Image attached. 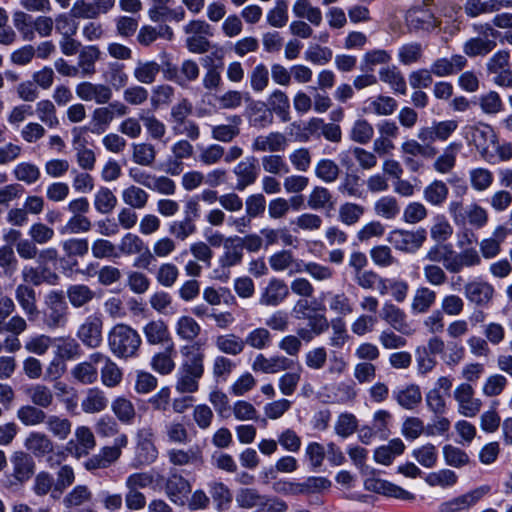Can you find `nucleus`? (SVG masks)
Returning a JSON list of instances; mask_svg holds the SVG:
<instances>
[{"label":"nucleus","mask_w":512,"mask_h":512,"mask_svg":"<svg viewBox=\"0 0 512 512\" xmlns=\"http://www.w3.org/2000/svg\"><path fill=\"white\" fill-rule=\"evenodd\" d=\"M95 431L100 437H116L113 445L100 448L97 454L85 461L84 467L90 472L107 469L116 463L122 455V450L128 445L127 435L118 433V424L110 417H101L95 425Z\"/></svg>","instance_id":"obj_1"},{"label":"nucleus","mask_w":512,"mask_h":512,"mask_svg":"<svg viewBox=\"0 0 512 512\" xmlns=\"http://www.w3.org/2000/svg\"><path fill=\"white\" fill-rule=\"evenodd\" d=\"M180 352L183 360L176 373L175 388L180 393H195L204 375L205 354L198 345H184Z\"/></svg>","instance_id":"obj_2"},{"label":"nucleus","mask_w":512,"mask_h":512,"mask_svg":"<svg viewBox=\"0 0 512 512\" xmlns=\"http://www.w3.org/2000/svg\"><path fill=\"white\" fill-rule=\"evenodd\" d=\"M41 321L47 330L65 329L69 321V307L63 290H50L43 298Z\"/></svg>","instance_id":"obj_3"},{"label":"nucleus","mask_w":512,"mask_h":512,"mask_svg":"<svg viewBox=\"0 0 512 512\" xmlns=\"http://www.w3.org/2000/svg\"><path fill=\"white\" fill-rule=\"evenodd\" d=\"M108 347L117 358H132L142 343L139 333L131 326L119 323L114 325L107 335Z\"/></svg>","instance_id":"obj_4"},{"label":"nucleus","mask_w":512,"mask_h":512,"mask_svg":"<svg viewBox=\"0 0 512 512\" xmlns=\"http://www.w3.org/2000/svg\"><path fill=\"white\" fill-rule=\"evenodd\" d=\"M472 30L476 35L464 42L463 53L470 58L487 56L496 48L499 32L490 23H475Z\"/></svg>","instance_id":"obj_5"},{"label":"nucleus","mask_w":512,"mask_h":512,"mask_svg":"<svg viewBox=\"0 0 512 512\" xmlns=\"http://www.w3.org/2000/svg\"><path fill=\"white\" fill-rule=\"evenodd\" d=\"M427 239L426 230L419 228L415 231L395 229L388 235V242L398 251L413 254L417 252Z\"/></svg>","instance_id":"obj_6"},{"label":"nucleus","mask_w":512,"mask_h":512,"mask_svg":"<svg viewBox=\"0 0 512 512\" xmlns=\"http://www.w3.org/2000/svg\"><path fill=\"white\" fill-rule=\"evenodd\" d=\"M76 336L89 349L100 347L103 342V316L97 312L88 315L78 326Z\"/></svg>","instance_id":"obj_7"},{"label":"nucleus","mask_w":512,"mask_h":512,"mask_svg":"<svg viewBox=\"0 0 512 512\" xmlns=\"http://www.w3.org/2000/svg\"><path fill=\"white\" fill-rule=\"evenodd\" d=\"M490 492V487L483 485L465 494L454 497L439 505V512H468L485 495Z\"/></svg>","instance_id":"obj_8"},{"label":"nucleus","mask_w":512,"mask_h":512,"mask_svg":"<svg viewBox=\"0 0 512 512\" xmlns=\"http://www.w3.org/2000/svg\"><path fill=\"white\" fill-rule=\"evenodd\" d=\"M364 487L369 492H374L385 497H390L401 501L413 502L416 499V495L414 493L390 481L374 476L365 479Z\"/></svg>","instance_id":"obj_9"},{"label":"nucleus","mask_w":512,"mask_h":512,"mask_svg":"<svg viewBox=\"0 0 512 512\" xmlns=\"http://www.w3.org/2000/svg\"><path fill=\"white\" fill-rule=\"evenodd\" d=\"M458 128L456 120L434 121L430 126H423L418 129L417 139L424 145H432L435 141L444 142Z\"/></svg>","instance_id":"obj_10"},{"label":"nucleus","mask_w":512,"mask_h":512,"mask_svg":"<svg viewBox=\"0 0 512 512\" xmlns=\"http://www.w3.org/2000/svg\"><path fill=\"white\" fill-rule=\"evenodd\" d=\"M405 21L412 32H431L440 26L441 21L427 8L414 7L407 11Z\"/></svg>","instance_id":"obj_11"},{"label":"nucleus","mask_w":512,"mask_h":512,"mask_svg":"<svg viewBox=\"0 0 512 512\" xmlns=\"http://www.w3.org/2000/svg\"><path fill=\"white\" fill-rule=\"evenodd\" d=\"M494 287L487 281L474 279L464 286V296L468 302L480 308L490 305L494 297Z\"/></svg>","instance_id":"obj_12"},{"label":"nucleus","mask_w":512,"mask_h":512,"mask_svg":"<svg viewBox=\"0 0 512 512\" xmlns=\"http://www.w3.org/2000/svg\"><path fill=\"white\" fill-rule=\"evenodd\" d=\"M92 492L86 485H77L63 498L68 512H96L92 504Z\"/></svg>","instance_id":"obj_13"},{"label":"nucleus","mask_w":512,"mask_h":512,"mask_svg":"<svg viewBox=\"0 0 512 512\" xmlns=\"http://www.w3.org/2000/svg\"><path fill=\"white\" fill-rule=\"evenodd\" d=\"M258 160L254 156H249L237 163L232 172L236 177L235 189L244 191L247 187L253 185L259 176Z\"/></svg>","instance_id":"obj_14"},{"label":"nucleus","mask_w":512,"mask_h":512,"mask_svg":"<svg viewBox=\"0 0 512 512\" xmlns=\"http://www.w3.org/2000/svg\"><path fill=\"white\" fill-rule=\"evenodd\" d=\"M458 412L465 417H475L482 406L480 399L474 398V389L469 383H461L454 390Z\"/></svg>","instance_id":"obj_15"},{"label":"nucleus","mask_w":512,"mask_h":512,"mask_svg":"<svg viewBox=\"0 0 512 512\" xmlns=\"http://www.w3.org/2000/svg\"><path fill=\"white\" fill-rule=\"evenodd\" d=\"M21 277L23 280L22 284L30 286H40L47 284L56 286L60 282V276L47 266H31L25 265L21 271Z\"/></svg>","instance_id":"obj_16"},{"label":"nucleus","mask_w":512,"mask_h":512,"mask_svg":"<svg viewBox=\"0 0 512 512\" xmlns=\"http://www.w3.org/2000/svg\"><path fill=\"white\" fill-rule=\"evenodd\" d=\"M103 359H105V355L103 353H92L87 361L80 362L72 368V377L81 384H93L98 378L96 365L102 363Z\"/></svg>","instance_id":"obj_17"},{"label":"nucleus","mask_w":512,"mask_h":512,"mask_svg":"<svg viewBox=\"0 0 512 512\" xmlns=\"http://www.w3.org/2000/svg\"><path fill=\"white\" fill-rule=\"evenodd\" d=\"M76 95L83 101H94L97 104H106L112 98V89L106 84L81 82L77 84Z\"/></svg>","instance_id":"obj_18"},{"label":"nucleus","mask_w":512,"mask_h":512,"mask_svg":"<svg viewBox=\"0 0 512 512\" xmlns=\"http://www.w3.org/2000/svg\"><path fill=\"white\" fill-rule=\"evenodd\" d=\"M15 299L27 316L29 321H34L40 315L37 307V295L34 287L27 284H18L15 288Z\"/></svg>","instance_id":"obj_19"},{"label":"nucleus","mask_w":512,"mask_h":512,"mask_svg":"<svg viewBox=\"0 0 512 512\" xmlns=\"http://www.w3.org/2000/svg\"><path fill=\"white\" fill-rule=\"evenodd\" d=\"M294 361L282 355H274L267 358L263 354H258L253 363L252 369L255 372L266 374H275L281 371L289 370L293 367Z\"/></svg>","instance_id":"obj_20"},{"label":"nucleus","mask_w":512,"mask_h":512,"mask_svg":"<svg viewBox=\"0 0 512 512\" xmlns=\"http://www.w3.org/2000/svg\"><path fill=\"white\" fill-rule=\"evenodd\" d=\"M96 446L93 432L86 426H79L75 430V440L67 443V449L77 458L87 456Z\"/></svg>","instance_id":"obj_21"},{"label":"nucleus","mask_w":512,"mask_h":512,"mask_svg":"<svg viewBox=\"0 0 512 512\" xmlns=\"http://www.w3.org/2000/svg\"><path fill=\"white\" fill-rule=\"evenodd\" d=\"M289 295L287 284L278 278H272L261 292L259 303L263 306L276 307Z\"/></svg>","instance_id":"obj_22"},{"label":"nucleus","mask_w":512,"mask_h":512,"mask_svg":"<svg viewBox=\"0 0 512 512\" xmlns=\"http://www.w3.org/2000/svg\"><path fill=\"white\" fill-rule=\"evenodd\" d=\"M381 318L394 330L404 335L411 334L405 311L391 302H385L381 309Z\"/></svg>","instance_id":"obj_23"},{"label":"nucleus","mask_w":512,"mask_h":512,"mask_svg":"<svg viewBox=\"0 0 512 512\" xmlns=\"http://www.w3.org/2000/svg\"><path fill=\"white\" fill-rule=\"evenodd\" d=\"M101 51L96 45L84 46L78 53L76 69L80 78L92 77L96 73V63Z\"/></svg>","instance_id":"obj_24"},{"label":"nucleus","mask_w":512,"mask_h":512,"mask_svg":"<svg viewBox=\"0 0 512 512\" xmlns=\"http://www.w3.org/2000/svg\"><path fill=\"white\" fill-rule=\"evenodd\" d=\"M13 477L19 483L27 482L35 472L33 457L24 451H16L11 456Z\"/></svg>","instance_id":"obj_25"},{"label":"nucleus","mask_w":512,"mask_h":512,"mask_svg":"<svg viewBox=\"0 0 512 512\" xmlns=\"http://www.w3.org/2000/svg\"><path fill=\"white\" fill-rule=\"evenodd\" d=\"M466 65L467 59L463 55L455 54L450 58H437L432 62L430 69L436 77H447L460 72Z\"/></svg>","instance_id":"obj_26"},{"label":"nucleus","mask_w":512,"mask_h":512,"mask_svg":"<svg viewBox=\"0 0 512 512\" xmlns=\"http://www.w3.org/2000/svg\"><path fill=\"white\" fill-rule=\"evenodd\" d=\"M512 233V230L504 225H498L492 236L485 238L480 242V252L485 259H492L498 256L501 252V244L505 241L506 237Z\"/></svg>","instance_id":"obj_27"},{"label":"nucleus","mask_w":512,"mask_h":512,"mask_svg":"<svg viewBox=\"0 0 512 512\" xmlns=\"http://www.w3.org/2000/svg\"><path fill=\"white\" fill-rule=\"evenodd\" d=\"M471 141L481 154H485L491 145H494L497 136L492 126L484 123H479L471 126Z\"/></svg>","instance_id":"obj_28"},{"label":"nucleus","mask_w":512,"mask_h":512,"mask_svg":"<svg viewBox=\"0 0 512 512\" xmlns=\"http://www.w3.org/2000/svg\"><path fill=\"white\" fill-rule=\"evenodd\" d=\"M165 491L172 502L184 504L185 498L191 492V485L183 476L173 473L167 479Z\"/></svg>","instance_id":"obj_29"},{"label":"nucleus","mask_w":512,"mask_h":512,"mask_svg":"<svg viewBox=\"0 0 512 512\" xmlns=\"http://www.w3.org/2000/svg\"><path fill=\"white\" fill-rule=\"evenodd\" d=\"M287 146V138L280 132H271L268 135L257 136L252 143V150L256 152H280Z\"/></svg>","instance_id":"obj_30"},{"label":"nucleus","mask_w":512,"mask_h":512,"mask_svg":"<svg viewBox=\"0 0 512 512\" xmlns=\"http://www.w3.org/2000/svg\"><path fill=\"white\" fill-rule=\"evenodd\" d=\"M143 334L150 345H165L173 342L168 326L163 320L149 321L143 327Z\"/></svg>","instance_id":"obj_31"},{"label":"nucleus","mask_w":512,"mask_h":512,"mask_svg":"<svg viewBox=\"0 0 512 512\" xmlns=\"http://www.w3.org/2000/svg\"><path fill=\"white\" fill-rule=\"evenodd\" d=\"M437 293L428 286L416 288L412 301L411 312L415 315L425 314L435 305Z\"/></svg>","instance_id":"obj_32"},{"label":"nucleus","mask_w":512,"mask_h":512,"mask_svg":"<svg viewBox=\"0 0 512 512\" xmlns=\"http://www.w3.org/2000/svg\"><path fill=\"white\" fill-rule=\"evenodd\" d=\"M393 398L404 409L413 410L422 401V392L417 384H408L393 391Z\"/></svg>","instance_id":"obj_33"},{"label":"nucleus","mask_w":512,"mask_h":512,"mask_svg":"<svg viewBox=\"0 0 512 512\" xmlns=\"http://www.w3.org/2000/svg\"><path fill=\"white\" fill-rule=\"evenodd\" d=\"M82 129L74 127L72 129L73 145L76 153L77 163L83 170H93L96 163V157L91 149L85 147L84 140L81 135Z\"/></svg>","instance_id":"obj_34"},{"label":"nucleus","mask_w":512,"mask_h":512,"mask_svg":"<svg viewBox=\"0 0 512 512\" xmlns=\"http://www.w3.org/2000/svg\"><path fill=\"white\" fill-rule=\"evenodd\" d=\"M25 448L35 457H43L53 451V442L43 432L34 431L28 434L24 441Z\"/></svg>","instance_id":"obj_35"},{"label":"nucleus","mask_w":512,"mask_h":512,"mask_svg":"<svg viewBox=\"0 0 512 512\" xmlns=\"http://www.w3.org/2000/svg\"><path fill=\"white\" fill-rule=\"evenodd\" d=\"M214 344L216 349L224 356H238L245 349L244 339L234 333L216 336Z\"/></svg>","instance_id":"obj_36"},{"label":"nucleus","mask_w":512,"mask_h":512,"mask_svg":"<svg viewBox=\"0 0 512 512\" xmlns=\"http://www.w3.org/2000/svg\"><path fill=\"white\" fill-rule=\"evenodd\" d=\"M176 354L174 343L168 344L164 351L158 352L151 358L152 369L161 374L168 375L175 369L174 356Z\"/></svg>","instance_id":"obj_37"},{"label":"nucleus","mask_w":512,"mask_h":512,"mask_svg":"<svg viewBox=\"0 0 512 512\" xmlns=\"http://www.w3.org/2000/svg\"><path fill=\"white\" fill-rule=\"evenodd\" d=\"M25 394L31 404L40 408L47 409L54 404L55 397L53 391L45 384L37 383L30 385L25 389Z\"/></svg>","instance_id":"obj_38"},{"label":"nucleus","mask_w":512,"mask_h":512,"mask_svg":"<svg viewBox=\"0 0 512 512\" xmlns=\"http://www.w3.org/2000/svg\"><path fill=\"white\" fill-rule=\"evenodd\" d=\"M325 311L326 307L323 304L317 303L316 300L309 301L307 298L299 299L292 309L296 319L307 321L314 317H326Z\"/></svg>","instance_id":"obj_39"},{"label":"nucleus","mask_w":512,"mask_h":512,"mask_svg":"<svg viewBox=\"0 0 512 512\" xmlns=\"http://www.w3.org/2000/svg\"><path fill=\"white\" fill-rule=\"evenodd\" d=\"M463 145L461 142H451L433 163V168L441 173H449L456 165V158Z\"/></svg>","instance_id":"obj_40"},{"label":"nucleus","mask_w":512,"mask_h":512,"mask_svg":"<svg viewBox=\"0 0 512 512\" xmlns=\"http://www.w3.org/2000/svg\"><path fill=\"white\" fill-rule=\"evenodd\" d=\"M267 107L275 113L282 122L290 120V101L287 94L275 89L267 99Z\"/></svg>","instance_id":"obj_41"},{"label":"nucleus","mask_w":512,"mask_h":512,"mask_svg":"<svg viewBox=\"0 0 512 512\" xmlns=\"http://www.w3.org/2000/svg\"><path fill=\"white\" fill-rule=\"evenodd\" d=\"M66 294L70 305L75 309L88 305L96 297L95 291L85 284L68 286Z\"/></svg>","instance_id":"obj_42"},{"label":"nucleus","mask_w":512,"mask_h":512,"mask_svg":"<svg viewBox=\"0 0 512 512\" xmlns=\"http://www.w3.org/2000/svg\"><path fill=\"white\" fill-rule=\"evenodd\" d=\"M236 237H228L224 243V252L219 258V263L224 268L239 265L244 256V250Z\"/></svg>","instance_id":"obj_43"},{"label":"nucleus","mask_w":512,"mask_h":512,"mask_svg":"<svg viewBox=\"0 0 512 512\" xmlns=\"http://www.w3.org/2000/svg\"><path fill=\"white\" fill-rule=\"evenodd\" d=\"M449 195V188L447 184L442 181L435 179L429 183L423 190L424 200L432 206H442Z\"/></svg>","instance_id":"obj_44"},{"label":"nucleus","mask_w":512,"mask_h":512,"mask_svg":"<svg viewBox=\"0 0 512 512\" xmlns=\"http://www.w3.org/2000/svg\"><path fill=\"white\" fill-rule=\"evenodd\" d=\"M108 399L105 393L99 388H90L87 390L81 401V408L85 413H99L106 409Z\"/></svg>","instance_id":"obj_45"},{"label":"nucleus","mask_w":512,"mask_h":512,"mask_svg":"<svg viewBox=\"0 0 512 512\" xmlns=\"http://www.w3.org/2000/svg\"><path fill=\"white\" fill-rule=\"evenodd\" d=\"M44 424L48 432L59 440H66L72 430V422L62 415L47 414Z\"/></svg>","instance_id":"obj_46"},{"label":"nucleus","mask_w":512,"mask_h":512,"mask_svg":"<svg viewBox=\"0 0 512 512\" xmlns=\"http://www.w3.org/2000/svg\"><path fill=\"white\" fill-rule=\"evenodd\" d=\"M405 450L403 441L399 438L392 439L387 445L378 447L374 451V460L382 465H390L397 455Z\"/></svg>","instance_id":"obj_47"},{"label":"nucleus","mask_w":512,"mask_h":512,"mask_svg":"<svg viewBox=\"0 0 512 512\" xmlns=\"http://www.w3.org/2000/svg\"><path fill=\"white\" fill-rule=\"evenodd\" d=\"M47 413L40 407L33 404L20 406L16 411L17 419L24 426H38L44 424Z\"/></svg>","instance_id":"obj_48"},{"label":"nucleus","mask_w":512,"mask_h":512,"mask_svg":"<svg viewBox=\"0 0 512 512\" xmlns=\"http://www.w3.org/2000/svg\"><path fill=\"white\" fill-rule=\"evenodd\" d=\"M379 78L382 82L388 84L395 93L406 94L407 86L405 78L396 66L381 68Z\"/></svg>","instance_id":"obj_49"},{"label":"nucleus","mask_w":512,"mask_h":512,"mask_svg":"<svg viewBox=\"0 0 512 512\" xmlns=\"http://www.w3.org/2000/svg\"><path fill=\"white\" fill-rule=\"evenodd\" d=\"M373 210L377 216L392 220L400 214L401 208L396 197L385 195L375 201Z\"/></svg>","instance_id":"obj_50"},{"label":"nucleus","mask_w":512,"mask_h":512,"mask_svg":"<svg viewBox=\"0 0 512 512\" xmlns=\"http://www.w3.org/2000/svg\"><path fill=\"white\" fill-rule=\"evenodd\" d=\"M249 123L256 128H265L273 122V113L263 102H255L248 109Z\"/></svg>","instance_id":"obj_51"},{"label":"nucleus","mask_w":512,"mask_h":512,"mask_svg":"<svg viewBox=\"0 0 512 512\" xmlns=\"http://www.w3.org/2000/svg\"><path fill=\"white\" fill-rule=\"evenodd\" d=\"M175 332L180 339L192 342L200 335L201 326L193 317L184 315L177 319Z\"/></svg>","instance_id":"obj_52"},{"label":"nucleus","mask_w":512,"mask_h":512,"mask_svg":"<svg viewBox=\"0 0 512 512\" xmlns=\"http://www.w3.org/2000/svg\"><path fill=\"white\" fill-rule=\"evenodd\" d=\"M236 503L243 509L265 507L268 504V497L261 495L254 488H242L236 495Z\"/></svg>","instance_id":"obj_53"},{"label":"nucleus","mask_w":512,"mask_h":512,"mask_svg":"<svg viewBox=\"0 0 512 512\" xmlns=\"http://www.w3.org/2000/svg\"><path fill=\"white\" fill-rule=\"evenodd\" d=\"M104 80L116 90L125 87L129 77L125 72V65L119 62H110L103 73Z\"/></svg>","instance_id":"obj_54"},{"label":"nucleus","mask_w":512,"mask_h":512,"mask_svg":"<svg viewBox=\"0 0 512 512\" xmlns=\"http://www.w3.org/2000/svg\"><path fill=\"white\" fill-rule=\"evenodd\" d=\"M160 70L161 66L156 61H138L133 76L139 83L149 85L155 82Z\"/></svg>","instance_id":"obj_55"},{"label":"nucleus","mask_w":512,"mask_h":512,"mask_svg":"<svg viewBox=\"0 0 512 512\" xmlns=\"http://www.w3.org/2000/svg\"><path fill=\"white\" fill-rule=\"evenodd\" d=\"M163 435L169 443L174 444H186L190 440L185 424L176 419L165 422Z\"/></svg>","instance_id":"obj_56"},{"label":"nucleus","mask_w":512,"mask_h":512,"mask_svg":"<svg viewBox=\"0 0 512 512\" xmlns=\"http://www.w3.org/2000/svg\"><path fill=\"white\" fill-rule=\"evenodd\" d=\"M400 151L402 156H422L424 158H433L438 153L437 149L433 145H424V143L415 139H408L404 141L401 144Z\"/></svg>","instance_id":"obj_57"},{"label":"nucleus","mask_w":512,"mask_h":512,"mask_svg":"<svg viewBox=\"0 0 512 512\" xmlns=\"http://www.w3.org/2000/svg\"><path fill=\"white\" fill-rule=\"evenodd\" d=\"M236 367L237 363L227 356H215L211 367L214 380L217 383L226 382Z\"/></svg>","instance_id":"obj_58"},{"label":"nucleus","mask_w":512,"mask_h":512,"mask_svg":"<svg viewBox=\"0 0 512 512\" xmlns=\"http://www.w3.org/2000/svg\"><path fill=\"white\" fill-rule=\"evenodd\" d=\"M333 197L328 188L315 186L308 195L307 205L312 210L331 209L333 207Z\"/></svg>","instance_id":"obj_59"},{"label":"nucleus","mask_w":512,"mask_h":512,"mask_svg":"<svg viewBox=\"0 0 512 512\" xmlns=\"http://www.w3.org/2000/svg\"><path fill=\"white\" fill-rule=\"evenodd\" d=\"M111 409L117 419L123 424H132L136 417L134 404L124 396H119L112 401Z\"/></svg>","instance_id":"obj_60"},{"label":"nucleus","mask_w":512,"mask_h":512,"mask_svg":"<svg viewBox=\"0 0 512 512\" xmlns=\"http://www.w3.org/2000/svg\"><path fill=\"white\" fill-rule=\"evenodd\" d=\"M292 11L296 17L306 18L314 26H319L322 23L321 10L312 6L309 0H296Z\"/></svg>","instance_id":"obj_61"},{"label":"nucleus","mask_w":512,"mask_h":512,"mask_svg":"<svg viewBox=\"0 0 512 512\" xmlns=\"http://www.w3.org/2000/svg\"><path fill=\"white\" fill-rule=\"evenodd\" d=\"M339 165L332 159L322 158L315 164V176L325 183L335 182L340 175Z\"/></svg>","instance_id":"obj_62"},{"label":"nucleus","mask_w":512,"mask_h":512,"mask_svg":"<svg viewBox=\"0 0 512 512\" xmlns=\"http://www.w3.org/2000/svg\"><path fill=\"white\" fill-rule=\"evenodd\" d=\"M156 149L153 144L143 142L132 144V159L141 166L150 167L156 159Z\"/></svg>","instance_id":"obj_63"},{"label":"nucleus","mask_w":512,"mask_h":512,"mask_svg":"<svg viewBox=\"0 0 512 512\" xmlns=\"http://www.w3.org/2000/svg\"><path fill=\"white\" fill-rule=\"evenodd\" d=\"M13 176L17 181L23 182L27 185L36 183L40 177V168L31 162H20L13 168Z\"/></svg>","instance_id":"obj_64"}]
</instances>
